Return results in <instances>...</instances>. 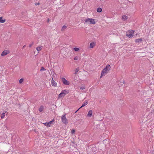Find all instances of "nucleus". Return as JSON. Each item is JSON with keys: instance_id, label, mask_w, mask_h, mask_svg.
Wrapping results in <instances>:
<instances>
[{"instance_id": "f257e3e1", "label": "nucleus", "mask_w": 154, "mask_h": 154, "mask_svg": "<svg viewBox=\"0 0 154 154\" xmlns=\"http://www.w3.org/2000/svg\"><path fill=\"white\" fill-rule=\"evenodd\" d=\"M110 65L107 64L101 72V77L106 74L110 70Z\"/></svg>"}, {"instance_id": "f03ea898", "label": "nucleus", "mask_w": 154, "mask_h": 154, "mask_svg": "<svg viewBox=\"0 0 154 154\" xmlns=\"http://www.w3.org/2000/svg\"><path fill=\"white\" fill-rule=\"evenodd\" d=\"M85 22L89 24H95V20L91 18H88L85 20Z\"/></svg>"}, {"instance_id": "7ed1b4c3", "label": "nucleus", "mask_w": 154, "mask_h": 154, "mask_svg": "<svg viewBox=\"0 0 154 154\" xmlns=\"http://www.w3.org/2000/svg\"><path fill=\"white\" fill-rule=\"evenodd\" d=\"M134 31L129 30L126 32V36L129 38L132 37L133 36Z\"/></svg>"}, {"instance_id": "20e7f679", "label": "nucleus", "mask_w": 154, "mask_h": 154, "mask_svg": "<svg viewBox=\"0 0 154 154\" xmlns=\"http://www.w3.org/2000/svg\"><path fill=\"white\" fill-rule=\"evenodd\" d=\"M61 121L62 122L65 124L66 125L68 124V120L66 118V114L62 116L61 117Z\"/></svg>"}, {"instance_id": "39448f33", "label": "nucleus", "mask_w": 154, "mask_h": 154, "mask_svg": "<svg viewBox=\"0 0 154 154\" xmlns=\"http://www.w3.org/2000/svg\"><path fill=\"white\" fill-rule=\"evenodd\" d=\"M68 93L69 91H68L66 90H62L61 92L59 94V96L60 97H63Z\"/></svg>"}, {"instance_id": "423d86ee", "label": "nucleus", "mask_w": 154, "mask_h": 154, "mask_svg": "<svg viewBox=\"0 0 154 154\" xmlns=\"http://www.w3.org/2000/svg\"><path fill=\"white\" fill-rule=\"evenodd\" d=\"M61 79L64 85H68L69 84V82L66 80L65 78H62Z\"/></svg>"}, {"instance_id": "0eeeda50", "label": "nucleus", "mask_w": 154, "mask_h": 154, "mask_svg": "<svg viewBox=\"0 0 154 154\" xmlns=\"http://www.w3.org/2000/svg\"><path fill=\"white\" fill-rule=\"evenodd\" d=\"M97 116H98V117H100L99 118H98V120L99 121H100L102 120L103 118V115L102 114H101L100 113H97Z\"/></svg>"}, {"instance_id": "6e6552de", "label": "nucleus", "mask_w": 154, "mask_h": 154, "mask_svg": "<svg viewBox=\"0 0 154 154\" xmlns=\"http://www.w3.org/2000/svg\"><path fill=\"white\" fill-rule=\"evenodd\" d=\"M9 51L8 50H5L2 52V53L1 54V55L2 56H5V55H6L7 54H9Z\"/></svg>"}, {"instance_id": "1a4fd4ad", "label": "nucleus", "mask_w": 154, "mask_h": 154, "mask_svg": "<svg viewBox=\"0 0 154 154\" xmlns=\"http://www.w3.org/2000/svg\"><path fill=\"white\" fill-rule=\"evenodd\" d=\"M53 123V121H51L48 122H46L45 123H44V125L48 127H50L51 125Z\"/></svg>"}, {"instance_id": "9d476101", "label": "nucleus", "mask_w": 154, "mask_h": 154, "mask_svg": "<svg viewBox=\"0 0 154 154\" xmlns=\"http://www.w3.org/2000/svg\"><path fill=\"white\" fill-rule=\"evenodd\" d=\"M88 103V102L87 100L85 101L84 103H83L82 105L81 106V107L79 108V109H80L81 108L85 106Z\"/></svg>"}, {"instance_id": "9b49d317", "label": "nucleus", "mask_w": 154, "mask_h": 154, "mask_svg": "<svg viewBox=\"0 0 154 154\" xmlns=\"http://www.w3.org/2000/svg\"><path fill=\"white\" fill-rule=\"evenodd\" d=\"M143 41L142 38L136 39L135 40V42L137 43H140Z\"/></svg>"}, {"instance_id": "f8f14e48", "label": "nucleus", "mask_w": 154, "mask_h": 154, "mask_svg": "<svg viewBox=\"0 0 154 154\" xmlns=\"http://www.w3.org/2000/svg\"><path fill=\"white\" fill-rule=\"evenodd\" d=\"M57 84V83L53 80V79H52L51 80L52 85L54 86H56Z\"/></svg>"}, {"instance_id": "ddd939ff", "label": "nucleus", "mask_w": 154, "mask_h": 154, "mask_svg": "<svg viewBox=\"0 0 154 154\" xmlns=\"http://www.w3.org/2000/svg\"><path fill=\"white\" fill-rule=\"evenodd\" d=\"M92 110H90L87 114V116L88 117H91L92 115Z\"/></svg>"}, {"instance_id": "4468645a", "label": "nucleus", "mask_w": 154, "mask_h": 154, "mask_svg": "<svg viewBox=\"0 0 154 154\" xmlns=\"http://www.w3.org/2000/svg\"><path fill=\"white\" fill-rule=\"evenodd\" d=\"M44 108L43 106H41L39 109L38 110L40 112H41L44 109Z\"/></svg>"}, {"instance_id": "2eb2a0df", "label": "nucleus", "mask_w": 154, "mask_h": 154, "mask_svg": "<svg viewBox=\"0 0 154 154\" xmlns=\"http://www.w3.org/2000/svg\"><path fill=\"white\" fill-rule=\"evenodd\" d=\"M122 19L124 21H125L128 19V17L126 15H123L122 17Z\"/></svg>"}, {"instance_id": "dca6fc26", "label": "nucleus", "mask_w": 154, "mask_h": 154, "mask_svg": "<svg viewBox=\"0 0 154 154\" xmlns=\"http://www.w3.org/2000/svg\"><path fill=\"white\" fill-rule=\"evenodd\" d=\"M95 43L94 42H91L90 43V48H93L94 46L95 45Z\"/></svg>"}, {"instance_id": "f3484780", "label": "nucleus", "mask_w": 154, "mask_h": 154, "mask_svg": "<svg viewBox=\"0 0 154 154\" xmlns=\"http://www.w3.org/2000/svg\"><path fill=\"white\" fill-rule=\"evenodd\" d=\"M6 21L5 19H3L1 17H0V23H4Z\"/></svg>"}, {"instance_id": "a211bd4d", "label": "nucleus", "mask_w": 154, "mask_h": 154, "mask_svg": "<svg viewBox=\"0 0 154 154\" xmlns=\"http://www.w3.org/2000/svg\"><path fill=\"white\" fill-rule=\"evenodd\" d=\"M102 11V9L100 8H97V12H100Z\"/></svg>"}, {"instance_id": "6ab92c4d", "label": "nucleus", "mask_w": 154, "mask_h": 154, "mask_svg": "<svg viewBox=\"0 0 154 154\" xmlns=\"http://www.w3.org/2000/svg\"><path fill=\"white\" fill-rule=\"evenodd\" d=\"M79 68H77L76 69V70H75V73H74V74H76L79 71Z\"/></svg>"}, {"instance_id": "aec40b11", "label": "nucleus", "mask_w": 154, "mask_h": 154, "mask_svg": "<svg viewBox=\"0 0 154 154\" xmlns=\"http://www.w3.org/2000/svg\"><path fill=\"white\" fill-rule=\"evenodd\" d=\"M36 50L38 51H41L42 49V48L41 47L38 46L36 48Z\"/></svg>"}, {"instance_id": "412c9836", "label": "nucleus", "mask_w": 154, "mask_h": 154, "mask_svg": "<svg viewBox=\"0 0 154 154\" xmlns=\"http://www.w3.org/2000/svg\"><path fill=\"white\" fill-rule=\"evenodd\" d=\"M67 28V26H66L65 25H64L62 29H61V30L62 31H64V30Z\"/></svg>"}, {"instance_id": "4be33fe9", "label": "nucleus", "mask_w": 154, "mask_h": 154, "mask_svg": "<svg viewBox=\"0 0 154 154\" xmlns=\"http://www.w3.org/2000/svg\"><path fill=\"white\" fill-rule=\"evenodd\" d=\"M5 116V113H3L1 115V118L2 119H3Z\"/></svg>"}, {"instance_id": "5701e85b", "label": "nucleus", "mask_w": 154, "mask_h": 154, "mask_svg": "<svg viewBox=\"0 0 154 154\" xmlns=\"http://www.w3.org/2000/svg\"><path fill=\"white\" fill-rule=\"evenodd\" d=\"M23 81V79H21L19 81V82L20 84L22 83Z\"/></svg>"}, {"instance_id": "b1692460", "label": "nucleus", "mask_w": 154, "mask_h": 154, "mask_svg": "<svg viewBox=\"0 0 154 154\" xmlns=\"http://www.w3.org/2000/svg\"><path fill=\"white\" fill-rule=\"evenodd\" d=\"M85 86H81L80 87V88L82 90H83V89H85Z\"/></svg>"}, {"instance_id": "393cba45", "label": "nucleus", "mask_w": 154, "mask_h": 154, "mask_svg": "<svg viewBox=\"0 0 154 154\" xmlns=\"http://www.w3.org/2000/svg\"><path fill=\"white\" fill-rule=\"evenodd\" d=\"M74 50L75 51H77L79 50V48H75Z\"/></svg>"}, {"instance_id": "a878e982", "label": "nucleus", "mask_w": 154, "mask_h": 154, "mask_svg": "<svg viewBox=\"0 0 154 154\" xmlns=\"http://www.w3.org/2000/svg\"><path fill=\"white\" fill-rule=\"evenodd\" d=\"M108 141V139H106L104 140L103 141V143H106V141Z\"/></svg>"}, {"instance_id": "bb28decb", "label": "nucleus", "mask_w": 154, "mask_h": 154, "mask_svg": "<svg viewBox=\"0 0 154 154\" xmlns=\"http://www.w3.org/2000/svg\"><path fill=\"white\" fill-rule=\"evenodd\" d=\"M46 69L43 67H42L40 69L41 71H42L43 70H45Z\"/></svg>"}, {"instance_id": "cd10ccee", "label": "nucleus", "mask_w": 154, "mask_h": 154, "mask_svg": "<svg viewBox=\"0 0 154 154\" xmlns=\"http://www.w3.org/2000/svg\"><path fill=\"white\" fill-rule=\"evenodd\" d=\"M75 130L74 129H72L71 131V133L72 134H73L75 132Z\"/></svg>"}, {"instance_id": "c85d7f7f", "label": "nucleus", "mask_w": 154, "mask_h": 154, "mask_svg": "<svg viewBox=\"0 0 154 154\" xmlns=\"http://www.w3.org/2000/svg\"><path fill=\"white\" fill-rule=\"evenodd\" d=\"M74 59L75 60H78V57H74Z\"/></svg>"}, {"instance_id": "c756f323", "label": "nucleus", "mask_w": 154, "mask_h": 154, "mask_svg": "<svg viewBox=\"0 0 154 154\" xmlns=\"http://www.w3.org/2000/svg\"><path fill=\"white\" fill-rule=\"evenodd\" d=\"M33 43L32 42L31 44H30L29 45V47H31L32 46V45H33Z\"/></svg>"}, {"instance_id": "7c9ffc66", "label": "nucleus", "mask_w": 154, "mask_h": 154, "mask_svg": "<svg viewBox=\"0 0 154 154\" xmlns=\"http://www.w3.org/2000/svg\"><path fill=\"white\" fill-rule=\"evenodd\" d=\"M35 5H40L39 3H36L35 4Z\"/></svg>"}, {"instance_id": "2f4dec72", "label": "nucleus", "mask_w": 154, "mask_h": 154, "mask_svg": "<svg viewBox=\"0 0 154 154\" xmlns=\"http://www.w3.org/2000/svg\"><path fill=\"white\" fill-rule=\"evenodd\" d=\"M25 46H26V45H24V46H23V48H24L25 47Z\"/></svg>"}, {"instance_id": "473e14b6", "label": "nucleus", "mask_w": 154, "mask_h": 154, "mask_svg": "<svg viewBox=\"0 0 154 154\" xmlns=\"http://www.w3.org/2000/svg\"><path fill=\"white\" fill-rule=\"evenodd\" d=\"M79 109H78L77 110V111H76L75 112V113H76V112H77V111H78V110H79Z\"/></svg>"}, {"instance_id": "72a5a7b5", "label": "nucleus", "mask_w": 154, "mask_h": 154, "mask_svg": "<svg viewBox=\"0 0 154 154\" xmlns=\"http://www.w3.org/2000/svg\"><path fill=\"white\" fill-rule=\"evenodd\" d=\"M50 21V20L49 19H48V20H47V21L48 22H49Z\"/></svg>"}]
</instances>
